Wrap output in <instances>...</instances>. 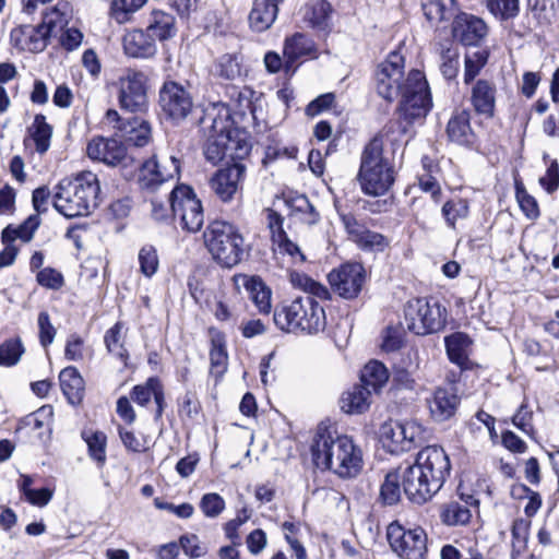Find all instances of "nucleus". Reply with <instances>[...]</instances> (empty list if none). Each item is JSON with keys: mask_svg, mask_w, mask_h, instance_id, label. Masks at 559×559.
<instances>
[{"mask_svg": "<svg viewBox=\"0 0 559 559\" xmlns=\"http://www.w3.org/2000/svg\"><path fill=\"white\" fill-rule=\"evenodd\" d=\"M404 317L409 331L416 335H427L444 328L447 309L433 298H414L406 302Z\"/></svg>", "mask_w": 559, "mask_h": 559, "instance_id": "nucleus-7", "label": "nucleus"}, {"mask_svg": "<svg viewBox=\"0 0 559 559\" xmlns=\"http://www.w3.org/2000/svg\"><path fill=\"white\" fill-rule=\"evenodd\" d=\"M342 222L348 237L361 249L383 251L388 247L389 242L383 235L367 229L358 223L355 216L350 214L342 215Z\"/></svg>", "mask_w": 559, "mask_h": 559, "instance_id": "nucleus-22", "label": "nucleus"}, {"mask_svg": "<svg viewBox=\"0 0 559 559\" xmlns=\"http://www.w3.org/2000/svg\"><path fill=\"white\" fill-rule=\"evenodd\" d=\"M371 393L362 384L355 385L343 393L341 408L348 414H361L369 408Z\"/></svg>", "mask_w": 559, "mask_h": 559, "instance_id": "nucleus-36", "label": "nucleus"}, {"mask_svg": "<svg viewBox=\"0 0 559 559\" xmlns=\"http://www.w3.org/2000/svg\"><path fill=\"white\" fill-rule=\"evenodd\" d=\"M179 545L183 552L191 559L203 557L207 552L206 545L194 534L182 535L179 538Z\"/></svg>", "mask_w": 559, "mask_h": 559, "instance_id": "nucleus-58", "label": "nucleus"}, {"mask_svg": "<svg viewBox=\"0 0 559 559\" xmlns=\"http://www.w3.org/2000/svg\"><path fill=\"white\" fill-rule=\"evenodd\" d=\"M120 135L124 141L133 146L142 147L151 141L150 124L139 118H132L118 127Z\"/></svg>", "mask_w": 559, "mask_h": 559, "instance_id": "nucleus-34", "label": "nucleus"}, {"mask_svg": "<svg viewBox=\"0 0 559 559\" xmlns=\"http://www.w3.org/2000/svg\"><path fill=\"white\" fill-rule=\"evenodd\" d=\"M140 271L145 277H152L158 270L159 259L157 250L152 245L143 246L138 255Z\"/></svg>", "mask_w": 559, "mask_h": 559, "instance_id": "nucleus-54", "label": "nucleus"}, {"mask_svg": "<svg viewBox=\"0 0 559 559\" xmlns=\"http://www.w3.org/2000/svg\"><path fill=\"white\" fill-rule=\"evenodd\" d=\"M205 246L223 267H234L243 259L245 238L236 226L223 221L211 223L204 231Z\"/></svg>", "mask_w": 559, "mask_h": 559, "instance_id": "nucleus-6", "label": "nucleus"}, {"mask_svg": "<svg viewBox=\"0 0 559 559\" xmlns=\"http://www.w3.org/2000/svg\"><path fill=\"white\" fill-rule=\"evenodd\" d=\"M311 450L317 467L330 469L342 478L355 477L362 468L361 450L347 436H333L326 429H319Z\"/></svg>", "mask_w": 559, "mask_h": 559, "instance_id": "nucleus-1", "label": "nucleus"}, {"mask_svg": "<svg viewBox=\"0 0 559 559\" xmlns=\"http://www.w3.org/2000/svg\"><path fill=\"white\" fill-rule=\"evenodd\" d=\"M104 341L107 350L117 356L121 361L126 362L128 358V352L124 348L122 325L120 322H117L106 332Z\"/></svg>", "mask_w": 559, "mask_h": 559, "instance_id": "nucleus-48", "label": "nucleus"}, {"mask_svg": "<svg viewBox=\"0 0 559 559\" xmlns=\"http://www.w3.org/2000/svg\"><path fill=\"white\" fill-rule=\"evenodd\" d=\"M131 399L140 406H145L152 399L156 404L155 417L159 418L164 411V392L162 384L155 378H150L145 384L135 385Z\"/></svg>", "mask_w": 559, "mask_h": 559, "instance_id": "nucleus-29", "label": "nucleus"}, {"mask_svg": "<svg viewBox=\"0 0 559 559\" xmlns=\"http://www.w3.org/2000/svg\"><path fill=\"white\" fill-rule=\"evenodd\" d=\"M441 60H442V62L440 66V70H441L443 76L447 80L454 79L457 74L459 67H460L457 51L454 49H451V48H447V49L442 50Z\"/></svg>", "mask_w": 559, "mask_h": 559, "instance_id": "nucleus-62", "label": "nucleus"}, {"mask_svg": "<svg viewBox=\"0 0 559 559\" xmlns=\"http://www.w3.org/2000/svg\"><path fill=\"white\" fill-rule=\"evenodd\" d=\"M234 282L237 288L243 287L246 289L261 313H269L271 311L272 294L261 278L246 274H238L234 276Z\"/></svg>", "mask_w": 559, "mask_h": 559, "instance_id": "nucleus-25", "label": "nucleus"}, {"mask_svg": "<svg viewBox=\"0 0 559 559\" xmlns=\"http://www.w3.org/2000/svg\"><path fill=\"white\" fill-rule=\"evenodd\" d=\"M159 106L170 119L180 121L192 110L193 103L190 94L176 82H166L159 91Z\"/></svg>", "mask_w": 559, "mask_h": 559, "instance_id": "nucleus-16", "label": "nucleus"}, {"mask_svg": "<svg viewBox=\"0 0 559 559\" xmlns=\"http://www.w3.org/2000/svg\"><path fill=\"white\" fill-rule=\"evenodd\" d=\"M169 204L174 216L179 217L182 229L189 233L201 229L204 222L203 207L191 187L179 185L174 188Z\"/></svg>", "mask_w": 559, "mask_h": 559, "instance_id": "nucleus-9", "label": "nucleus"}, {"mask_svg": "<svg viewBox=\"0 0 559 559\" xmlns=\"http://www.w3.org/2000/svg\"><path fill=\"white\" fill-rule=\"evenodd\" d=\"M441 519L447 525H464L471 519V511L459 501H450L442 507Z\"/></svg>", "mask_w": 559, "mask_h": 559, "instance_id": "nucleus-45", "label": "nucleus"}, {"mask_svg": "<svg viewBox=\"0 0 559 559\" xmlns=\"http://www.w3.org/2000/svg\"><path fill=\"white\" fill-rule=\"evenodd\" d=\"M87 156L108 166H117L127 159L126 146L114 138H93L86 147Z\"/></svg>", "mask_w": 559, "mask_h": 559, "instance_id": "nucleus-20", "label": "nucleus"}, {"mask_svg": "<svg viewBox=\"0 0 559 559\" xmlns=\"http://www.w3.org/2000/svg\"><path fill=\"white\" fill-rule=\"evenodd\" d=\"M24 353L20 338H10L0 345V366L11 367L16 365Z\"/></svg>", "mask_w": 559, "mask_h": 559, "instance_id": "nucleus-51", "label": "nucleus"}, {"mask_svg": "<svg viewBox=\"0 0 559 559\" xmlns=\"http://www.w3.org/2000/svg\"><path fill=\"white\" fill-rule=\"evenodd\" d=\"M61 390L72 405L79 404L84 395V380L75 367H66L59 374Z\"/></svg>", "mask_w": 559, "mask_h": 559, "instance_id": "nucleus-32", "label": "nucleus"}, {"mask_svg": "<svg viewBox=\"0 0 559 559\" xmlns=\"http://www.w3.org/2000/svg\"><path fill=\"white\" fill-rule=\"evenodd\" d=\"M402 100L399 107L400 117L403 122H393L385 127L383 131L389 130V135L394 133V127L397 128L399 133L405 134L407 126L417 120H421L429 112L432 102L430 97L429 86L424 73L419 70H412L408 72L404 88L400 93Z\"/></svg>", "mask_w": 559, "mask_h": 559, "instance_id": "nucleus-5", "label": "nucleus"}, {"mask_svg": "<svg viewBox=\"0 0 559 559\" xmlns=\"http://www.w3.org/2000/svg\"><path fill=\"white\" fill-rule=\"evenodd\" d=\"M401 476L405 495L415 503L426 502L440 490L415 463L405 467Z\"/></svg>", "mask_w": 559, "mask_h": 559, "instance_id": "nucleus-18", "label": "nucleus"}, {"mask_svg": "<svg viewBox=\"0 0 559 559\" xmlns=\"http://www.w3.org/2000/svg\"><path fill=\"white\" fill-rule=\"evenodd\" d=\"M179 169V160L175 156L162 160L154 156L141 165L139 180L143 187L153 188L177 176Z\"/></svg>", "mask_w": 559, "mask_h": 559, "instance_id": "nucleus-19", "label": "nucleus"}, {"mask_svg": "<svg viewBox=\"0 0 559 559\" xmlns=\"http://www.w3.org/2000/svg\"><path fill=\"white\" fill-rule=\"evenodd\" d=\"M487 8L496 17L502 21L511 20L520 12V0H488Z\"/></svg>", "mask_w": 559, "mask_h": 559, "instance_id": "nucleus-53", "label": "nucleus"}, {"mask_svg": "<svg viewBox=\"0 0 559 559\" xmlns=\"http://www.w3.org/2000/svg\"><path fill=\"white\" fill-rule=\"evenodd\" d=\"M28 134L35 143V150L39 154L46 153L50 147L52 127L47 123L46 117L41 114L35 116L28 128Z\"/></svg>", "mask_w": 559, "mask_h": 559, "instance_id": "nucleus-39", "label": "nucleus"}, {"mask_svg": "<svg viewBox=\"0 0 559 559\" xmlns=\"http://www.w3.org/2000/svg\"><path fill=\"white\" fill-rule=\"evenodd\" d=\"M380 438L390 453L405 452V443L401 431V421L389 420L380 427Z\"/></svg>", "mask_w": 559, "mask_h": 559, "instance_id": "nucleus-41", "label": "nucleus"}, {"mask_svg": "<svg viewBox=\"0 0 559 559\" xmlns=\"http://www.w3.org/2000/svg\"><path fill=\"white\" fill-rule=\"evenodd\" d=\"M263 222L270 231L272 249L275 253L287 254L296 262L306 260L299 247L293 242L285 233L284 217L273 209H264L262 212Z\"/></svg>", "mask_w": 559, "mask_h": 559, "instance_id": "nucleus-14", "label": "nucleus"}, {"mask_svg": "<svg viewBox=\"0 0 559 559\" xmlns=\"http://www.w3.org/2000/svg\"><path fill=\"white\" fill-rule=\"evenodd\" d=\"M442 215L450 227H454L455 223L464 219L468 215V203L463 199H452L447 201L442 206Z\"/></svg>", "mask_w": 559, "mask_h": 559, "instance_id": "nucleus-52", "label": "nucleus"}, {"mask_svg": "<svg viewBox=\"0 0 559 559\" xmlns=\"http://www.w3.org/2000/svg\"><path fill=\"white\" fill-rule=\"evenodd\" d=\"M39 342L44 347L50 345L56 336V329L50 322V317L46 311L38 314Z\"/></svg>", "mask_w": 559, "mask_h": 559, "instance_id": "nucleus-64", "label": "nucleus"}, {"mask_svg": "<svg viewBox=\"0 0 559 559\" xmlns=\"http://www.w3.org/2000/svg\"><path fill=\"white\" fill-rule=\"evenodd\" d=\"M515 195L525 216L530 219H536L539 216L537 201L526 191L525 187L521 182L515 183Z\"/></svg>", "mask_w": 559, "mask_h": 559, "instance_id": "nucleus-57", "label": "nucleus"}, {"mask_svg": "<svg viewBox=\"0 0 559 559\" xmlns=\"http://www.w3.org/2000/svg\"><path fill=\"white\" fill-rule=\"evenodd\" d=\"M49 36L40 25H21L13 28L10 33L12 45L24 51L40 52L48 44Z\"/></svg>", "mask_w": 559, "mask_h": 559, "instance_id": "nucleus-23", "label": "nucleus"}, {"mask_svg": "<svg viewBox=\"0 0 559 559\" xmlns=\"http://www.w3.org/2000/svg\"><path fill=\"white\" fill-rule=\"evenodd\" d=\"M146 78L143 72L134 69H126L114 85L118 88L120 107L130 112L145 109L147 95L145 87Z\"/></svg>", "mask_w": 559, "mask_h": 559, "instance_id": "nucleus-11", "label": "nucleus"}, {"mask_svg": "<svg viewBox=\"0 0 559 559\" xmlns=\"http://www.w3.org/2000/svg\"><path fill=\"white\" fill-rule=\"evenodd\" d=\"M39 225V219L36 215L29 216L19 227L8 226L2 230V241L9 243L15 239H21L24 242L29 241L33 238L35 230Z\"/></svg>", "mask_w": 559, "mask_h": 559, "instance_id": "nucleus-43", "label": "nucleus"}, {"mask_svg": "<svg viewBox=\"0 0 559 559\" xmlns=\"http://www.w3.org/2000/svg\"><path fill=\"white\" fill-rule=\"evenodd\" d=\"M530 522L524 519H516L512 525V558L525 550L528 539Z\"/></svg>", "mask_w": 559, "mask_h": 559, "instance_id": "nucleus-55", "label": "nucleus"}, {"mask_svg": "<svg viewBox=\"0 0 559 559\" xmlns=\"http://www.w3.org/2000/svg\"><path fill=\"white\" fill-rule=\"evenodd\" d=\"M207 118L212 120V124L204 146V156L215 165L233 150V133L236 132L227 108L221 107L215 116L209 114Z\"/></svg>", "mask_w": 559, "mask_h": 559, "instance_id": "nucleus-8", "label": "nucleus"}, {"mask_svg": "<svg viewBox=\"0 0 559 559\" xmlns=\"http://www.w3.org/2000/svg\"><path fill=\"white\" fill-rule=\"evenodd\" d=\"M304 21L316 31L330 33L332 5L326 0H310L304 7Z\"/></svg>", "mask_w": 559, "mask_h": 559, "instance_id": "nucleus-27", "label": "nucleus"}, {"mask_svg": "<svg viewBox=\"0 0 559 559\" xmlns=\"http://www.w3.org/2000/svg\"><path fill=\"white\" fill-rule=\"evenodd\" d=\"M427 404L431 417L437 421H444L455 414L460 397L453 388H437L427 399Z\"/></svg>", "mask_w": 559, "mask_h": 559, "instance_id": "nucleus-24", "label": "nucleus"}, {"mask_svg": "<svg viewBox=\"0 0 559 559\" xmlns=\"http://www.w3.org/2000/svg\"><path fill=\"white\" fill-rule=\"evenodd\" d=\"M71 9L68 2L58 3L52 10L46 12L40 27L50 37L62 31L69 23Z\"/></svg>", "mask_w": 559, "mask_h": 559, "instance_id": "nucleus-38", "label": "nucleus"}, {"mask_svg": "<svg viewBox=\"0 0 559 559\" xmlns=\"http://www.w3.org/2000/svg\"><path fill=\"white\" fill-rule=\"evenodd\" d=\"M488 33L484 20L472 14L461 13L453 22V37L464 46H477Z\"/></svg>", "mask_w": 559, "mask_h": 559, "instance_id": "nucleus-21", "label": "nucleus"}, {"mask_svg": "<svg viewBox=\"0 0 559 559\" xmlns=\"http://www.w3.org/2000/svg\"><path fill=\"white\" fill-rule=\"evenodd\" d=\"M456 0H421V10L431 26L452 19Z\"/></svg>", "mask_w": 559, "mask_h": 559, "instance_id": "nucleus-35", "label": "nucleus"}, {"mask_svg": "<svg viewBox=\"0 0 559 559\" xmlns=\"http://www.w3.org/2000/svg\"><path fill=\"white\" fill-rule=\"evenodd\" d=\"M246 166L234 163L215 171L210 179L211 190L223 202H229L241 190Z\"/></svg>", "mask_w": 559, "mask_h": 559, "instance_id": "nucleus-17", "label": "nucleus"}, {"mask_svg": "<svg viewBox=\"0 0 559 559\" xmlns=\"http://www.w3.org/2000/svg\"><path fill=\"white\" fill-rule=\"evenodd\" d=\"M444 343L449 359L457 366L464 367L468 361L472 344L469 337L462 332H456L447 336Z\"/></svg>", "mask_w": 559, "mask_h": 559, "instance_id": "nucleus-37", "label": "nucleus"}, {"mask_svg": "<svg viewBox=\"0 0 559 559\" xmlns=\"http://www.w3.org/2000/svg\"><path fill=\"white\" fill-rule=\"evenodd\" d=\"M82 438L88 447L91 457L103 465L106 461V435L102 431L84 430Z\"/></svg>", "mask_w": 559, "mask_h": 559, "instance_id": "nucleus-44", "label": "nucleus"}, {"mask_svg": "<svg viewBox=\"0 0 559 559\" xmlns=\"http://www.w3.org/2000/svg\"><path fill=\"white\" fill-rule=\"evenodd\" d=\"M278 8L269 0H254L249 14L250 27L255 32L269 29L276 20Z\"/></svg>", "mask_w": 559, "mask_h": 559, "instance_id": "nucleus-31", "label": "nucleus"}, {"mask_svg": "<svg viewBox=\"0 0 559 559\" xmlns=\"http://www.w3.org/2000/svg\"><path fill=\"white\" fill-rule=\"evenodd\" d=\"M404 57L392 51L383 60L376 71V88L378 94L386 99L393 100L404 88Z\"/></svg>", "mask_w": 559, "mask_h": 559, "instance_id": "nucleus-12", "label": "nucleus"}, {"mask_svg": "<svg viewBox=\"0 0 559 559\" xmlns=\"http://www.w3.org/2000/svg\"><path fill=\"white\" fill-rule=\"evenodd\" d=\"M488 51L477 50L465 55L464 83L469 84L486 66L488 61Z\"/></svg>", "mask_w": 559, "mask_h": 559, "instance_id": "nucleus-49", "label": "nucleus"}, {"mask_svg": "<svg viewBox=\"0 0 559 559\" xmlns=\"http://www.w3.org/2000/svg\"><path fill=\"white\" fill-rule=\"evenodd\" d=\"M384 138L392 142L399 140L391 138L389 131H383L371 139L361 153L357 180L361 191L372 197L385 194L395 180L394 168L383 156Z\"/></svg>", "mask_w": 559, "mask_h": 559, "instance_id": "nucleus-3", "label": "nucleus"}, {"mask_svg": "<svg viewBox=\"0 0 559 559\" xmlns=\"http://www.w3.org/2000/svg\"><path fill=\"white\" fill-rule=\"evenodd\" d=\"M513 496L525 497L528 499L524 511L527 516H533L542 507V498L538 492L531 490L528 487L524 485H519L513 487L512 489Z\"/></svg>", "mask_w": 559, "mask_h": 559, "instance_id": "nucleus-63", "label": "nucleus"}, {"mask_svg": "<svg viewBox=\"0 0 559 559\" xmlns=\"http://www.w3.org/2000/svg\"><path fill=\"white\" fill-rule=\"evenodd\" d=\"M274 322L285 332L318 334L326 326V316L323 307L316 299L305 296L277 307L274 312Z\"/></svg>", "mask_w": 559, "mask_h": 559, "instance_id": "nucleus-4", "label": "nucleus"}, {"mask_svg": "<svg viewBox=\"0 0 559 559\" xmlns=\"http://www.w3.org/2000/svg\"><path fill=\"white\" fill-rule=\"evenodd\" d=\"M496 85L488 80H477L471 90V102L478 115L491 118L496 107Z\"/></svg>", "mask_w": 559, "mask_h": 559, "instance_id": "nucleus-26", "label": "nucleus"}, {"mask_svg": "<svg viewBox=\"0 0 559 559\" xmlns=\"http://www.w3.org/2000/svg\"><path fill=\"white\" fill-rule=\"evenodd\" d=\"M218 76L225 80H236L241 75L240 58L238 55H223L215 67Z\"/></svg>", "mask_w": 559, "mask_h": 559, "instance_id": "nucleus-50", "label": "nucleus"}, {"mask_svg": "<svg viewBox=\"0 0 559 559\" xmlns=\"http://www.w3.org/2000/svg\"><path fill=\"white\" fill-rule=\"evenodd\" d=\"M211 369L210 373L216 379L221 378L227 370V353L221 336L212 340L210 352Z\"/></svg>", "mask_w": 559, "mask_h": 559, "instance_id": "nucleus-46", "label": "nucleus"}, {"mask_svg": "<svg viewBox=\"0 0 559 559\" xmlns=\"http://www.w3.org/2000/svg\"><path fill=\"white\" fill-rule=\"evenodd\" d=\"M297 212L302 214L301 221L308 225H313L319 221V213L305 195H299L290 201H287Z\"/></svg>", "mask_w": 559, "mask_h": 559, "instance_id": "nucleus-59", "label": "nucleus"}, {"mask_svg": "<svg viewBox=\"0 0 559 559\" xmlns=\"http://www.w3.org/2000/svg\"><path fill=\"white\" fill-rule=\"evenodd\" d=\"M332 289L342 298L358 296L366 280L365 269L359 263H347L331 271L328 275Z\"/></svg>", "mask_w": 559, "mask_h": 559, "instance_id": "nucleus-13", "label": "nucleus"}, {"mask_svg": "<svg viewBox=\"0 0 559 559\" xmlns=\"http://www.w3.org/2000/svg\"><path fill=\"white\" fill-rule=\"evenodd\" d=\"M200 508L205 516L216 518L225 509V501L218 493H205L200 501Z\"/></svg>", "mask_w": 559, "mask_h": 559, "instance_id": "nucleus-61", "label": "nucleus"}, {"mask_svg": "<svg viewBox=\"0 0 559 559\" xmlns=\"http://www.w3.org/2000/svg\"><path fill=\"white\" fill-rule=\"evenodd\" d=\"M175 19L162 11L153 12V21L147 26V34L152 38L165 40L174 35Z\"/></svg>", "mask_w": 559, "mask_h": 559, "instance_id": "nucleus-42", "label": "nucleus"}, {"mask_svg": "<svg viewBox=\"0 0 559 559\" xmlns=\"http://www.w3.org/2000/svg\"><path fill=\"white\" fill-rule=\"evenodd\" d=\"M314 51L316 46L311 38L301 33L294 34L292 37L286 38L284 44L286 67L289 68L299 58L311 56Z\"/></svg>", "mask_w": 559, "mask_h": 559, "instance_id": "nucleus-33", "label": "nucleus"}, {"mask_svg": "<svg viewBox=\"0 0 559 559\" xmlns=\"http://www.w3.org/2000/svg\"><path fill=\"white\" fill-rule=\"evenodd\" d=\"M386 538L401 559H425L428 551L427 534L421 527L405 528L399 522H392L386 528Z\"/></svg>", "mask_w": 559, "mask_h": 559, "instance_id": "nucleus-10", "label": "nucleus"}, {"mask_svg": "<svg viewBox=\"0 0 559 559\" xmlns=\"http://www.w3.org/2000/svg\"><path fill=\"white\" fill-rule=\"evenodd\" d=\"M37 283L48 289L58 290L64 285L63 275L52 267H44L36 275Z\"/></svg>", "mask_w": 559, "mask_h": 559, "instance_id": "nucleus-60", "label": "nucleus"}, {"mask_svg": "<svg viewBox=\"0 0 559 559\" xmlns=\"http://www.w3.org/2000/svg\"><path fill=\"white\" fill-rule=\"evenodd\" d=\"M471 114L468 110L456 111L448 122L447 133L452 142L460 145H469L475 134L471 128Z\"/></svg>", "mask_w": 559, "mask_h": 559, "instance_id": "nucleus-30", "label": "nucleus"}, {"mask_svg": "<svg viewBox=\"0 0 559 559\" xmlns=\"http://www.w3.org/2000/svg\"><path fill=\"white\" fill-rule=\"evenodd\" d=\"M415 464L431 479L432 486L439 489L450 475V460L444 450L437 445H429L420 450Z\"/></svg>", "mask_w": 559, "mask_h": 559, "instance_id": "nucleus-15", "label": "nucleus"}, {"mask_svg": "<svg viewBox=\"0 0 559 559\" xmlns=\"http://www.w3.org/2000/svg\"><path fill=\"white\" fill-rule=\"evenodd\" d=\"M124 53L132 58H150L156 52L154 38L141 29L128 32L122 38Z\"/></svg>", "mask_w": 559, "mask_h": 559, "instance_id": "nucleus-28", "label": "nucleus"}, {"mask_svg": "<svg viewBox=\"0 0 559 559\" xmlns=\"http://www.w3.org/2000/svg\"><path fill=\"white\" fill-rule=\"evenodd\" d=\"M146 0H112L111 16L120 24L129 20V15L144 5Z\"/></svg>", "mask_w": 559, "mask_h": 559, "instance_id": "nucleus-56", "label": "nucleus"}, {"mask_svg": "<svg viewBox=\"0 0 559 559\" xmlns=\"http://www.w3.org/2000/svg\"><path fill=\"white\" fill-rule=\"evenodd\" d=\"M99 182L92 171L62 179L53 190L55 209L68 218L88 215L98 205Z\"/></svg>", "mask_w": 559, "mask_h": 559, "instance_id": "nucleus-2", "label": "nucleus"}, {"mask_svg": "<svg viewBox=\"0 0 559 559\" xmlns=\"http://www.w3.org/2000/svg\"><path fill=\"white\" fill-rule=\"evenodd\" d=\"M402 476L397 471L389 472L381 485L380 498L384 504L393 506L400 501L401 487L400 479Z\"/></svg>", "mask_w": 559, "mask_h": 559, "instance_id": "nucleus-47", "label": "nucleus"}, {"mask_svg": "<svg viewBox=\"0 0 559 559\" xmlns=\"http://www.w3.org/2000/svg\"><path fill=\"white\" fill-rule=\"evenodd\" d=\"M389 372L380 361L368 362L361 371V383L370 392L377 393L388 381Z\"/></svg>", "mask_w": 559, "mask_h": 559, "instance_id": "nucleus-40", "label": "nucleus"}]
</instances>
